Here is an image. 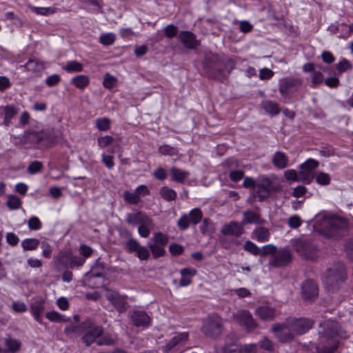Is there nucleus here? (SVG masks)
<instances>
[{"label":"nucleus","instance_id":"f03ea898","mask_svg":"<svg viewBox=\"0 0 353 353\" xmlns=\"http://www.w3.org/2000/svg\"><path fill=\"white\" fill-rule=\"evenodd\" d=\"M278 189V185L271 178L261 176L256 180V190L253 191V195L262 201L268 198L272 192H275Z\"/></svg>","mask_w":353,"mask_h":353},{"label":"nucleus","instance_id":"c85d7f7f","mask_svg":"<svg viewBox=\"0 0 353 353\" xmlns=\"http://www.w3.org/2000/svg\"><path fill=\"white\" fill-rule=\"evenodd\" d=\"M270 236V232L269 230L263 226H260L256 228L252 232V238L260 243H263L269 241Z\"/></svg>","mask_w":353,"mask_h":353},{"label":"nucleus","instance_id":"412c9836","mask_svg":"<svg viewBox=\"0 0 353 353\" xmlns=\"http://www.w3.org/2000/svg\"><path fill=\"white\" fill-rule=\"evenodd\" d=\"M90 319H87L78 325H70L64 330V333L70 338H77L83 335L86 329L90 327Z\"/></svg>","mask_w":353,"mask_h":353},{"label":"nucleus","instance_id":"9d476101","mask_svg":"<svg viewBox=\"0 0 353 353\" xmlns=\"http://www.w3.org/2000/svg\"><path fill=\"white\" fill-rule=\"evenodd\" d=\"M288 323L291 331L296 334H303L310 330L313 325L314 321L307 318H288L285 319Z\"/></svg>","mask_w":353,"mask_h":353},{"label":"nucleus","instance_id":"f704fd0d","mask_svg":"<svg viewBox=\"0 0 353 353\" xmlns=\"http://www.w3.org/2000/svg\"><path fill=\"white\" fill-rule=\"evenodd\" d=\"M261 105L265 112L272 116L277 115L280 112L279 105L275 101L270 100L264 101Z\"/></svg>","mask_w":353,"mask_h":353},{"label":"nucleus","instance_id":"1a4fd4ad","mask_svg":"<svg viewBox=\"0 0 353 353\" xmlns=\"http://www.w3.org/2000/svg\"><path fill=\"white\" fill-rule=\"evenodd\" d=\"M232 317L239 325L244 327L249 332L254 331L258 327V323L247 310H238L232 314Z\"/></svg>","mask_w":353,"mask_h":353},{"label":"nucleus","instance_id":"b1692460","mask_svg":"<svg viewBox=\"0 0 353 353\" xmlns=\"http://www.w3.org/2000/svg\"><path fill=\"white\" fill-rule=\"evenodd\" d=\"M179 39L183 46L188 49H194L199 45V42L196 39L194 34L189 31L181 32Z\"/></svg>","mask_w":353,"mask_h":353},{"label":"nucleus","instance_id":"c03bdc74","mask_svg":"<svg viewBox=\"0 0 353 353\" xmlns=\"http://www.w3.org/2000/svg\"><path fill=\"white\" fill-rule=\"evenodd\" d=\"M153 243L165 247L168 243V236L161 232H155L153 234Z\"/></svg>","mask_w":353,"mask_h":353},{"label":"nucleus","instance_id":"4d7b16f0","mask_svg":"<svg viewBox=\"0 0 353 353\" xmlns=\"http://www.w3.org/2000/svg\"><path fill=\"white\" fill-rule=\"evenodd\" d=\"M117 78L112 75L107 73L105 74L103 79V84L105 88L111 89L113 88L117 84Z\"/></svg>","mask_w":353,"mask_h":353},{"label":"nucleus","instance_id":"9b49d317","mask_svg":"<svg viewBox=\"0 0 353 353\" xmlns=\"http://www.w3.org/2000/svg\"><path fill=\"white\" fill-rule=\"evenodd\" d=\"M271 331L274 334L278 341L283 343L290 342L294 339V334L291 331L286 321L281 323L273 324Z\"/></svg>","mask_w":353,"mask_h":353},{"label":"nucleus","instance_id":"f3484780","mask_svg":"<svg viewBox=\"0 0 353 353\" xmlns=\"http://www.w3.org/2000/svg\"><path fill=\"white\" fill-rule=\"evenodd\" d=\"M123 248L130 253L136 252L137 256L140 260H147L150 256V252L145 247L140 245V243L134 239H130L123 245Z\"/></svg>","mask_w":353,"mask_h":353},{"label":"nucleus","instance_id":"052dcab7","mask_svg":"<svg viewBox=\"0 0 353 353\" xmlns=\"http://www.w3.org/2000/svg\"><path fill=\"white\" fill-rule=\"evenodd\" d=\"M324 79L323 75L321 72H314L312 77V88H316L323 83Z\"/></svg>","mask_w":353,"mask_h":353},{"label":"nucleus","instance_id":"69168bd1","mask_svg":"<svg viewBox=\"0 0 353 353\" xmlns=\"http://www.w3.org/2000/svg\"><path fill=\"white\" fill-rule=\"evenodd\" d=\"M97 343L99 345H111L114 343V340L112 338H111L109 335H101L97 341Z\"/></svg>","mask_w":353,"mask_h":353},{"label":"nucleus","instance_id":"680f3d73","mask_svg":"<svg viewBox=\"0 0 353 353\" xmlns=\"http://www.w3.org/2000/svg\"><path fill=\"white\" fill-rule=\"evenodd\" d=\"M43 168V164L41 162L38 161H34L30 163L29 166L28 167V171L30 174H35L41 170Z\"/></svg>","mask_w":353,"mask_h":353},{"label":"nucleus","instance_id":"f8f14e48","mask_svg":"<svg viewBox=\"0 0 353 353\" xmlns=\"http://www.w3.org/2000/svg\"><path fill=\"white\" fill-rule=\"evenodd\" d=\"M203 218L201 210L195 208L190 211L189 214H183L177 221L178 227L182 230H186L190 224L197 225Z\"/></svg>","mask_w":353,"mask_h":353},{"label":"nucleus","instance_id":"2f4dec72","mask_svg":"<svg viewBox=\"0 0 353 353\" xmlns=\"http://www.w3.org/2000/svg\"><path fill=\"white\" fill-rule=\"evenodd\" d=\"M154 228L153 221L149 216L141 223L138 227V233L143 238H147L150 236L151 230Z\"/></svg>","mask_w":353,"mask_h":353},{"label":"nucleus","instance_id":"a878e982","mask_svg":"<svg viewBox=\"0 0 353 353\" xmlns=\"http://www.w3.org/2000/svg\"><path fill=\"white\" fill-rule=\"evenodd\" d=\"M255 314L263 321H272L276 316L274 308L268 306H261L256 309Z\"/></svg>","mask_w":353,"mask_h":353},{"label":"nucleus","instance_id":"774afa93","mask_svg":"<svg viewBox=\"0 0 353 353\" xmlns=\"http://www.w3.org/2000/svg\"><path fill=\"white\" fill-rule=\"evenodd\" d=\"M159 151L163 155H174L176 154V149L168 145L160 146Z\"/></svg>","mask_w":353,"mask_h":353},{"label":"nucleus","instance_id":"c9c22d12","mask_svg":"<svg viewBox=\"0 0 353 353\" xmlns=\"http://www.w3.org/2000/svg\"><path fill=\"white\" fill-rule=\"evenodd\" d=\"M23 67L28 71L33 72H41L45 68L44 63L42 61L32 59H30Z\"/></svg>","mask_w":353,"mask_h":353},{"label":"nucleus","instance_id":"49530a36","mask_svg":"<svg viewBox=\"0 0 353 353\" xmlns=\"http://www.w3.org/2000/svg\"><path fill=\"white\" fill-rule=\"evenodd\" d=\"M65 70L68 72H81L83 70V65L77 61H70L67 63Z\"/></svg>","mask_w":353,"mask_h":353},{"label":"nucleus","instance_id":"c756f323","mask_svg":"<svg viewBox=\"0 0 353 353\" xmlns=\"http://www.w3.org/2000/svg\"><path fill=\"white\" fill-rule=\"evenodd\" d=\"M272 163L276 168L284 169L288 165V157L284 152L277 151L272 157Z\"/></svg>","mask_w":353,"mask_h":353},{"label":"nucleus","instance_id":"4be33fe9","mask_svg":"<svg viewBox=\"0 0 353 353\" xmlns=\"http://www.w3.org/2000/svg\"><path fill=\"white\" fill-rule=\"evenodd\" d=\"M131 321L137 327H148L150 325V317L144 311L134 310L130 315Z\"/></svg>","mask_w":353,"mask_h":353},{"label":"nucleus","instance_id":"a18cd8bd","mask_svg":"<svg viewBox=\"0 0 353 353\" xmlns=\"http://www.w3.org/2000/svg\"><path fill=\"white\" fill-rule=\"evenodd\" d=\"M278 248L273 244H268L263 245L261 248H260V254L259 255L261 256H265L268 255H270V257H273L275 252Z\"/></svg>","mask_w":353,"mask_h":353},{"label":"nucleus","instance_id":"0e129e2a","mask_svg":"<svg viewBox=\"0 0 353 353\" xmlns=\"http://www.w3.org/2000/svg\"><path fill=\"white\" fill-rule=\"evenodd\" d=\"M299 179L304 183L307 184L310 183L312 179V176L310 174V172H308L305 170H301L299 172Z\"/></svg>","mask_w":353,"mask_h":353},{"label":"nucleus","instance_id":"cd10ccee","mask_svg":"<svg viewBox=\"0 0 353 353\" xmlns=\"http://www.w3.org/2000/svg\"><path fill=\"white\" fill-rule=\"evenodd\" d=\"M30 310L36 321L39 323L42 324L41 315L45 310L44 301L43 300L36 301L31 304Z\"/></svg>","mask_w":353,"mask_h":353},{"label":"nucleus","instance_id":"6ab92c4d","mask_svg":"<svg viewBox=\"0 0 353 353\" xmlns=\"http://www.w3.org/2000/svg\"><path fill=\"white\" fill-rule=\"evenodd\" d=\"M302 297L304 300L313 302L318 296V287L312 280L305 281L302 285Z\"/></svg>","mask_w":353,"mask_h":353},{"label":"nucleus","instance_id":"bb28decb","mask_svg":"<svg viewBox=\"0 0 353 353\" xmlns=\"http://www.w3.org/2000/svg\"><path fill=\"white\" fill-rule=\"evenodd\" d=\"M244 225L247 223H256L259 225H263L265 223V221L262 219L259 214L252 211H245L243 212V218L241 221Z\"/></svg>","mask_w":353,"mask_h":353},{"label":"nucleus","instance_id":"f257e3e1","mask_svg":"<svg viewBox=\"0 0 353 353\" xmlns=\"http://www.w3.org/2000/svg\"><path fill=\"white\" fill-rule=\"evenodd\" d=\"M347 279L346 269L343 263H334L325 272L324 283L332 292L338 290Z\"/></svg>","mask_w":353,"mask_h":353},{"label":"nucleus","instance_id":"aec40b11","mask_svg":"<svg viewBox=\"0 0 353 353\" xmlns=\"http://www.w3.org/2000/svg\"><path fill=\"white\" fill-rule=\"evenodd\" d=\"M221 232L225 236H234L239 237L244 233V228L242 223L236 221H230V223L223 225Z\"/></svg>","mask_w":353,"mask_h":353},{"label":"nucleus","instance_id":"7ed1b4c3","mask_svg":"<svg viewBox=\"0 0 353 353\" xmlns=\"http://www.w3.org/2000/svg\"><path fill=\"white\" fill-rule=\"evenodd\" d=\"M25 137L30 142L39 144L41 147H50L57 141V137L51 130L27 132Z\"/></svg>","mask_w":353,"mask_h":353},{"label":"nucleus","instance_id":"e2e57ef3","mask_svg":"<svg viewBox=\"0 0 353 353\" xmlns=\"http://www.w3.org/2000/svg\"><path fill=\"white\" fill-rule=\"evenodd\" d=\"M352 65L347 59H343L336 64V69L339 72L342 73L348 69H351Z\"/></svg>","mask_w":353,"mask_h":353},{"label":"nucleus","instance_id":"603ef678","mask_svg":"<svg viewBox=\"0 0 353 353\" xmlns=\"http://www.w3.org/2000/svg\"><path fill=\"white\" fill-rule=\"evenodd\" d=\"M331 181L330 176L327 173L319 172L316 176V181L321 185H327Z\"/></svg>","mask_w":353,"mask_h":353},{"label":"nucleus","instance_id":"0eeeda50","mask_svg":"<svg viewBox=\"0 0 353 353\" xmlns=\"http://www.w3.org/2000/svg\"><path fill=\"white\" fill-rule=\"evenodd\" d=\"M296 252L303 259L314 260L318 256L316 247L309 240L296 239L293 243Z\"/></svg>","mask_w":353,"mask_h":353},{"label":"nucleus","instance_id":"72a5a7b5","mask_svg":"<svg viewBox=\"0 0 353 353\" xmlns=\"http://www.w3.org/2000/svg\"><path fill=\"white\" fill-rule=\"evenodd\" d=\"M65 259L70 260V267H72L74 265L81 266L85 262L84 259H82L77 256H73L70 257L66 254H61L58 256V260L60 261V263H63L66 267L67 265Z\"/></svg>","mask_w":353,"mask_h":353},{"label":"nucleus","instance_id":"7c9ffc66","mask_svg":"<svg viewBox=\"0 0 353 353\" xmlns=\"http://www.w3.org/2000/svg\"><path fill=\"white\" fill-rule=\"evenodd\" d=\"M148 216L142 212H136L129 213L127 215L126 222L129 225H139L142 223Z\"/></svg>","mask_w":353,"mask_h":353},{"label":"nucleus","instance_id":"a211bd4d","mask_svg":"<svg viewBox=\"0 0 353 353\" xmlns=\"http://www.w3.org/2000/svg\"><path fill=\"white\" fill-rule=\"evenodd\" d=\"M103 334V329L101 326H95L93 321L90 320V327L86 329L83 333L81 340L86 346H90L96 342Z\"/></svg>","mask_w":353,"mask_h":353},{"label":"nucleus","instance_id":"dca6fc26","mask_svg":"<svg viewBox=\"0 0 353 353\" xmlns=\"http://www.w3.org/2000/svg\"><path fill=\"white\" fill-rule=\"evenodd\" d=\"M222 353H257L256 344L241 345L236 343H226L221 348Z\"/></svg>","mask_w":353,"mask_h":353},{"label":"nucleus","instance_id":"4c0bfd02","mask_svg":"<svg viewBox=\"0 0 353 353\" xmlns=\"http://www.w3.org/2000/svg\"><path fill=\"white\" fill-rule=\"evenodd\" d=\"M90 80L88 76L81 74L74 77L72 83L78 88L83 89L89 84Z\"/></svg>","mask_w":353,"mask_h":353},{"label":"nucleus","instance_id":"8fccbe9b","mask_svg":"<svg viewBox=\"0 0 353 353\" xmlns=\"http://www.w3.org/2000/svg\"><path fill=\"white\" fill-rule=\"evenodd\" d=\"M115 39V34L110 32L101 34L99 37V42L103 46H110L113 44Z\"/></svg>","mask_w":353,"mask_h":353},{"label":"nucleus","instance_id":"13d9d810","mask_svg":"<svg viewBox=\"0 0 353 353\" xmlns=\"http://www.w3.org/2000/svg\"><path fill=\"white\" fill-rule=\"evenodd\" d=\"M114 141V138L112 136L106 135L99 137L97 139L98 145L101 148H105Z\"/></svg>","mask_w":353,"mask_h":353},{"label":"nucleus","instance_id":"338daca9","mask_svg":"<svg viewBox=\"0 0 353 353\" xmlns=\"http://www.w3.org/2000/svg\"><path fill=\"white\" fill-rule=\"evenodd\" d=\"M42 255L47 259H50L52 254V246L47 241L41 242Z\"/></svg>","mask_w":353,"mask_h":353},{"label":"nucleus","instance_id":"393cba45","mask_svg":"<svg viewBox=\"0 0 353 353\" xmlns=\"http://www.w3.org/2000/svg\"><path fill=\"white\" fill-rule=\"evenodd\" d=\"M104 268L101 265H97L91 269V270L85 274L86 279L90 285L93 288H99V285H95L94 279L96 278H103Z\"/></svg>","mask_w":353,"mask_h":353},{"label":"nucleus","instance_id":"58836bf2","mask_svg":"<svg viewBox=\"0 0 353 353\" xmlns=\"http://www.w3.org/2000/svg\"><path fill=\"white\" fill-rule=\"evenodd\" d=\"M148 247L150 248L154 259L163 256L165 254V250L163 246L157 243H148Z\"/></svg>","mask_w":353,"mask_h":353},{"label":"nucleus","instance_id":"e433bc0d","mask_svg":"<svg viewBox=\"0 0 353 353\" xmlns=\"http://www.w3.org/2000/svg\"><path fill=\"white\" fill-rule=\"evenodd\" d=\"M5 346L7 347L6 350H9V353H12L20 349L21 343L17 339L8 337L5 339Z\"/></svg>","mask_w":353,"mask_h":353},{"label":"nucleus","instance_id":"5701e85b","mask_svg":"<svg viewBox=\"0 0 353 353\" xmlns=\"http://www.w3.org/2000/svg\"><path fill=\"white\" fill-rule=\"evenodd\" d=\"M19 112V108L14 105H8L0 108V114L3 117V124L8 126L11 123V120Z\"/></svg>","mask_w":353,"mask_h":353},{"label":"nucleus","instance_id":"4468645a","mask_svg":"<svg viewBox=\"0 0 353 353\" xmlns=\"http://www.w3.org/2000/svg\"><path fill=\"white\" fill-rule=\"evenodd\" d=\"M104 290L105 291V296L111 302L114 308L120 313L124 312L126 310L127 304L125 296L107 287H105Z\"/></svg>","mask_w":353,"mask_h":353},{"label":"nucleus","instance_id":"20e7f679","mask_svg":"<svg viewBox=\"0 0 353 353\" xmlns=\"http://www.w3.org/2000/svg\"><path fill=\"white\" fill-rule=\"evenodd\" d=\"M347 222L343 218L334 216L325 221L326 234L331 237L342 236L347 228Z\"/></svg>","mask_w":353,"mask_h":353},{"label":"nucleus","instance_id":"6e6552de","mask_svg":"<svg viewBox=\"0 0 353 353\" xmlns=\"http://www.w3.org/2000/svg\"><path fill=\"white\" fill-rule=\"evenodd\" d=\"M292 254L288 248H280L276 250L273 257H270L268 266L270 268H283L291 263Z\"/></svg>","mask_w":353,"mask_h":353},{"label":"nucleus","instance_id":"de8ad7c7","mask_svg":"<svg viewBox=\"0 0 353 353\" xmlns=\"http://www.w3.org/2000/svg\"><path fill=\"white\" fill-rule=\"evenodd\" d=\"M319 166V162L314 159H308L300 165L301 170L312 172Z\"/></svg>","mask_w":353,"mask_h":353},{"label":"nucleus","instance_id":"423d86ee","mask_svg":"<svg viewBox=\"0 0 353 353\" xmlns=\"http://www.w3.org/2000/svg\"><path fill=\"white\" fill-rule=\"evenodd\" d=\"M319 327L323 328V334L327 339L339 337L341 339H347L349 337L347 331L336 321L325 320L319 324Z\"/></svg>","mask_w":353,"mask_h":353},{"label":"nucleus","instance_id":"473e14b6","mask_svg":"<svg viewBox=\"0 0 353 353\" xmlns=\"http://www.w3.org/2000/svg\"><path fill=\"white\" fill-rule=\"evenodd\" d=\"M171 179L177 183H182L189 176L190 173L179 168L172 167L170 170Z\"/></svg>","mask_w":353,"mask_h":353},{"label":"nucleus","instance_id":"09e8293b","mask_svg":"<svg viewBox=\"0 0 353 353\" xmlns=\"http://www.w3.org/2000/svg\"><path fill=\"white\" fill-rule=\"evenodd\" d=\"M46 318L52 322H66L68 319H65L64 316L57 312H48L46 314Z\"/></svg>","mask_w":353,"mask_h":353},{"label":"nucleus","instance_id":"6e6d98bb","mask_svg":"<svg viewBox=\"0 0 353 353\" xmlns=\"http://www.w3.org/2000/svg\"><path fill=\"white\" fill-rule=\"evenodd\" d=\"M243 248L245 250L255 256L259 255L261 252L260 248L250 241H245Z\"/></svg>","mask_w":353,"mask_h":353},{"label":"nucleus","instance_id":"39448f33","mask_svg":"<svg viewBox=\"0 0 353 353\" xmlns=\"http://www.w3.org/2000/svg\"><path fill=\"white\" fill-rule=\"evenodd\" d=\"M223 325L222 319L217 316L208 317L203 321L201 332L208 337L216 339L222 334Z\"/></svg>","mask_w":353,"mask_h":353},{"label":"nucleus","instance_id":"864d4df0","mask_svg":"<svg viewBox=\"0 0 353 353\" xmlns=\"http://www.w3.org/2000/svg\"><path fill=\"white\" fill-rule=\"evenodd\" d=\"M201 233L203 235H209L213 231L212 223L209 219H204L200 227Z\"/></svg>","mask_w":353,"mask_h":353},{"label":"nucleus","instance_id":"bf43d9fd","mask_svg":"<svg viewBox=\"0 0 353 353\" xmlns=\"http://www.w3.org/2000/svg\"><path fill=\"white\" fill-rule=\"evenodd\" d=\"M28 228L31 230H38L41 228V222L37 216H32L28 222Z\"/></svg>","mask_w":353,"mask_h":353},{"label":"nucleus","instance_id":"5fc2aeb1","mask_svg":"<svg viewBox=\"0 0 353 353\" xmlns=\"http://www.w3.org/2000/svg\"><path fill=\"white\" fill-rule=\"evenodd\" d=\"M7 205L10 209L16 210L20 208L21 201L18 196L10 195L8 196Z\"/></svg>","mask_w":353,"mask_h":353},{"label":"nucleus","instance_id":"3c124183","mask_svg":"<svg viewBox=\"0 0 353 353\" xmlns=\"http://www.w3.org/2000/svg\"><path fill=\"white\" fill-rule=\"evenodd\" d=\"M96 126L100 131H108L110 128V120L108 118L97 119Z\"/></svg>","mask_w":353,"mask_h":353},{"label":"nucleus","instance_id":"ea45409f","mask_svg":"<svg viewBox=\"0 0 353 353\" xmlns=\"http://www.w3.org/2000/svg\"><path fill=\"white\" fill-rule=\"evenodd\" d=\"M40 241L37 239H26L21 242V246L24 250H34L37 248Z\"/></svg>","mask_w":353,"mask_h":353},{"label":"nucleus","instance_id":"37998d69","mask_svg":"<svg viewBox=\"0 0 353 353\" xmlns=\"http://www.w3.org/2000/svg\"><path fill=\"white\" fill-rule=\"evenodd\" d=\"M124 200L129 204H137L141 201L139 194L135 192H130L129 191H125L123 193Z\"/></svg>","mask_w":353,"mask_h":353},{"label":"nucleus","instance_id":"ddd939ff","mask_svg":"<svg viewBox=\"0 0 353 353\" xmlns=\"http://www.w3.org/2000/svg\"><path fill=\"white\" fill-rule=\"evenodd\" d=\"M303 80L300 78H283L279 81V92L283 96L294 93L302 85Z\"/></svg>","mask_w":353,"mask_h":353},{"label":"nucleus","instance_id":"a19ab883","mask_svg":"<svg viewBox=\"0 0 353 353\" xmlns=\"http://www.w3.org/2000/svg\"><path fill=\"white\" fill-rule=\"evenodd\" d=\"M258 347L266 351L268 353H272L274 350L273 342L268 337L263 336L262 340L256 343Z\"/></svg>","mask_w":353,"mask_h":353},{"label":"nucleus","instance_id":"79ce46f5","mask_svg":"<svg viewBox=\"0 0 353 353\" xmlns=\"http://www.w3.org/2000/svg\"><path fill=\"white\" fill-rule=\"evenodd\" d=\"M160 194L163 199L168 201H174L176 197V192L173 189L166 186L161 188Z\"/></svg>","mask_w":353,"mask_h":353},{"label":"nucleus","instance_id":"2eb2a0df","mask_svg":"<svg viewBox=\"0 0 353 353\" xmlns=\"http://www.w3.org/2000/svg\"><path fill=\"white\" fill-rule=\"evenodd\" d=\"M188 339V332H178L162 347L163 351L167 353L176 351L183 346Z\"/></svg>","mask_w":353,"mask_h":353}]
</instances>
